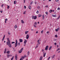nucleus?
Here are the masks:
<instances>
[{"label":"nucleus","mask_w":60,"mask_h":60,"mask_svg":"<svg viewBox=\"0 0 60 60\" xmlns=\"http://www.w3.org/2000/svg\"><path fill=\"white\" fill-rule=\"evenodd\" d=\"M7 40L8 41L7 42V44L8 45H9V44L10 43H11L10 41V40H9V38H7Z\"/></svg>","instance_id":"f257e3e1"},{"label":"nucleus","mask_w":60,"mask_h":60,"mask_svg":"<svg viewBox=\"0 0 60 60\" xmlns=\"http://www.w3.org/2000/svg\"><path fill=\"white\" fill-rule=\"evenodd\" d=\"M23 50V48H22L19 51V53H21L22 52V50Z\"/></svg>","instance_id":"f03ea898"},{"label":"nucleus","mask_w":60,"mask_h":60,"mask_svg":"<svg viewBox=\"0 0 60 60\" xmlns=\"http://www.w3.org/2000/svg\"><path fill=\"white\" fill-rule=\"evenodd\" d=\"M18 46V41H17V40L16 39V43L15 44V47H16L17 46Z\"/></svg>","instance_id":"7ed1b4c3"},{"label":"nucleus","mask_w":60,"mask_h":60,"mask_svg":"<svg viewBox=\"0 0 60 60\" xmlns=\"http://www.w3.org/2000/svg\"><path fill=\"white\" fill-rule=\"evenodd\" d=\"M40 40H40V39H39L37 41V42H38V44H39V45H40Z\"/></svg>","instance_id":"20e7f679"},{"label":"nucleus","mask_w":60,"mask_h":60,"mask_svg":"<svg viewBox=\"0 0 60 60\" xmlns=\"http://www.w3.org/2000/svg\"><path fill=\"white\" fill-rule=\"evenodd\" d=\"M12 56V55H9V54H8L7 55V58H9V57L10 56Z\"/></svg>","instance_id":"39448f33"},{"label":"nucleus","mask_w":60,"mask_h":60,"mask_svg":"<svg viewBox=\"0 0 60 60\" xmlns=\"http://www.w3.org/2000/svg\"><path fill=\"white\" fill-rule=\"evenodd\" d=\"M48 48H49V46H47L45 48V50H48Z\"/></svg>","instance_id":"423d86ee"},{"label":"nucleus","mask_w":60,"mask_h":60,"mask_svg":"<svg viewBox=\"0 0 60 60\" xmlns=\"http://www.w3.org/2000/svg\"><path fill=\"white\" fill-rule=\"evenodd\" d=\"M29 37V35L27 34L26 36V38L27 39H28V38Z\"/></svg>","instance_id":"0eeeda50"},{"label":"nucleus","mask_w":60,"mask_h":60,"mask_svg":"<svg viewBox=\"0 0 60 60\" xmlns=\"http://www.w3.org/2000/svg\"><path fill=\"white\" fill-rule=\"evenodd\" d=\"M19 41L20 42H23V40L22 39H19Z\"/></svg>","instance_id":"6e6552de"},{"label":"nucleus","mask_w":60,"mask_h":60,"mask_svg":"<svg viewBox=\"0 0 60 60\" xmlns=\"http://www.w3.org/2000/svg\"><path fill=\"white\" fill-rule=\"evenodd\" d=\"M8 46L9 48L11 47V44H10H10H9V45H8Z\"/></svg>","instance_id":"1a4fd4ad"},{"label":"nucleus","mask_w":60,"mask_h":60,"mask_svg":"<svg viewBox=\"0 0 60 60\" xmlns=\"http://www.w3.org/2000/svg\"><path fill=\"white\" fill-rule=\"evenodd\" d=\"M26 42H27V40H25L24 42V44H26Z\"/></svg>","instance_id":"9d476101"},{"label":"nucleus","mask_w":60,"mask_h":60,"mask_svg":"<svg viewBox=\"0 0 60 60\" xmlns=\"http://www.w3.org/2000/svg\"><path fill=\"white\" fill-rule=\"evenodd\" d=\"M42 16V15L41 14H39L38 15V17H41Z\"/></svg>","instance_id":"9b49d317"},{"label":"nucleus","mask_w":60,"mask_h":60,"mask_svg":"<svg viewBox=\"0 0 60 60\" xmlns=\"http://www.w3.org/2000/svg\"><path fill=\"white\" fill-rule=\"evenodd\" d=\"M28 8L29 9H31V5H30L29 6Z\"/></svg>","instance_id":"f8f14e48"},{"label":"nucleus","mask_w":60,"mask_h":60,"mask_svg":"<svg viewBox=\"0 0 60 60\" xmlns=\"http://www.w3.org/2000/svg\"><path fill=\"white\" fill-rule=\"evenodd\" d=\"M34 19H37V16H35L34 17V18H33Z\"/></svg>","instance_id":"ddd939ff"},{"label":"nucleus","mask_w":60,"mask_h":60,"mask_svg":"<svg viewBox=\"0 0 60 60\" xmlns=\"http://www.w3.org/2000/svg\"><path fill=\"white\" fill-rule=\"evenodd\" d=\"M43 54H44L43 56L44 57L45 56H46V53H44Z\"/></svg>","instance_id":"4468645a"},{"label":"nucleus","mask_w":60,"mask_h":60,"mask_svg":"<svg viewBox=\"0 0 60 60\" xmlns=\"http://www.w3.org/2000/svg\"><path fill=\"white\" fill-rule=\"evenodd\" d=\"M59 28H58L57 29H56L55 31H56V32H57V31H58V30H59Z\"/></svg>","instance_id":"2eb2a0df"},{"label":"nucleus","mask_w":60,"mask_h":60,"mask_svg":"<svg viewBox=\"0 0 60 60\" xmlns=\"http://www.w3.org/2000/svg\"><path fill=\"white\" fill-rule=\"evenodd\" d=\"M21 22L22 23V24H24V23H25V22L23 21V20H21Z\"/></svg>","instance_id":"dca6fc26"},{"label":"nucleus","mask_w":60,"mask_h":60,"mask_svg":"<svg viewBox=\"0 0 60 60\" xmlns=\"http://www.w3.org/2000/svg\"><path fill=\"white\" fill-rule=\"evenodd\" d=\"M15 58L16 60H17V59H18L17 58V56L16 55L15 56Z\"/></svg>","instance_id":"f3484780"},{"label":"nucleus","mask_w":60,"mask_h":60,"mask_svg":"<svg viewBox=\"0 0 60 60\" xmlns=\"http://www.w3.org/2000/svg\"><path fill=\"white\" fill-rule=\"evenodd\" d=\"M42 17V19H43V20H44V15H43Z\"/></svg>","instance_id":"a211bd4d"},{"label":"nucleus","mask_w":60,"mask_h":60,"mask_svg":"<svg viewBox=\"0 0 60 60\" xmlns=\"http://www.w3.org/2000/svg\"><path fill=\"white\" fill-rule=\"evenodd\" d=\"M17 26H16V25L15 26H14V28H15V29H16V28H17Z\"/></svg>","instance_id":"6ab92c4d"},{"label":"nucleus","mask_w":60,"mask_h":60,"mask_svg":"<svg viewBox=\"0 0 60 60\" xmlns=\"http://www.w3.org/2000/svg\"><path fill=\"white\" fill-rule=\"evenodd\" d=\"M7 54H10V51H8L7 52Z\"/></svg>","instance_id":"aec40b11"},{"label":"nucleus","mask_w":60,"mask_h":60,"mask_svg":"<svg viewBox=\"0 0 60 60\" xmlns=\"http://www.w3.org/2000/svg\"><path fill=\"white\" fill-rule=\"evenodd\" d=\"M28 31H27L25 32L26 34H28Z\"/></svg>","instance_id":"412c9836"},{"label":"nucleus","mask_w":60,"mask_h":60,"mask_svg":"<svg viewBox=\"0 0 60 60\" xmlns=\"http://www.w3.org/2000/svg\"><path fill=\"white\" fill-rule=\"evenodd\" d=\"M51 48H52V47L51 46L50 47H49V50H50L51 49Z\"/></svg>","instance_id":"4be33fe9"},{"label":"nucleus","mask_w":60,"mask_h":60,"mask_svg":"<svg viewBox=\"0 0 60 60\" xmlns=\"http://www.w3.org/2000/svg\"><path fill=\"white\" fill-rule=\"evenodd\" d=\"M52 10H50L49 11V12L50 13H51V12H52Z\"/></svg>","instance_id":"5701e85b"},{"label":"nucleus","mask_w":60,"mask_h":60,"mask_svg":"<svg viewBox=\"0 0 60 60\" xmlns=\"http://www.w3.org/2000/svg\"><path fill=\"white\" fill-rule=\"evenodd\" d=\"M26 11H24V13H23V14L24 15V14H26Z\"/></svg>","instance_id":"b1692460"},{"label":"nucleus","mask_w":60,"mask_h":60,"mask_svg":"<svg viewBox=\"0 0 60 60\" xmlns=\"http://www.w3.org/2000/svg\"><path fill=\"white\" fill-rule=\"evenodd\" d=\"M38 47V44H37V46L35 47V48L36 49V48H37V47Z\"/></svg>","instance_id":"393cba45"},{"label":"nucleus","mask_w":60,"mask_h":60,"mask_svg":"<svg viewBox=\"0 0 60 60\" xmlns=\"http://www.w3.org/2000/svg\"><path fill=\"white\" fill-rule=\"evenodd\" d=\"M8 33L9 35H10L11 33H10V32H8Z\"/></svg>","instance_id":"a878e982"},{"label":"nucleus","mask_w":60,"mask_h":60,"mask_svg":"<svg viewBox=\"0 0 60 60\" xmlns=\"http://www.w3.org/2000/svg\"><path fill=\"white\" fill-rule=\"evenodd\" d=\"M31 18L32 19H33L34 18V15L32 16V17H31Z\"/></svg>","instance_id":"bb28decb"},{"label":"nucleus","mask_w":60,"mask_h":60,"mask_svg":"<svg viewBox=\"0 0 60 60\" xmlns=\"http://www.w3.org/2000/svg\"><path fill=\"white\" fill-rule=\"evenodd\" d=\"M53 17H56V15H53Z\"/></svg>","instance_id":"cd10ccee"},{"label":"nucleus","mask_w":60,"mask_h":60,"mask_svg":"<svg viewBox=\"0 0 60 60\" xmlns=\"http://www.w3.org/2000/svg\"><path fill=\"white\" fill-rule=\"evenodd\" d=\"M14 4H16V1H14Z\"/></svg>","instance_id":"c85d7f7f"},{"label":"nucleus","mask_w":60,"mask_h":60,"mask_svg":"<svg viewBox=\"0 0 60 60\" xmlns=\"http://www.w3.org/2000/svg\"><path fill=\"white\" fill-rule=\"evenodd\" d=\"M45 13L46 15H48V12H45Z\"/></svg>","instance_id":"c756f323"},{"label":"nucleus","mask_w":60,"mask_h":60,"mask_svg":"<svg viewBox=\"0 0 60 60\" xmlns=\"http://www.w3.org/2000/svg\"><path fill=\"white\" fill-rule=\"evenodd\" d=\"M55 57V55H53L52 56V58L53 59Z\"/></svg>","instance_id":"7c9ffc66"},{"label":"nucleus","mask_w":60,"mask_h":60,"mask_svg":"<svg viewBox=\"0 0 60 60\" xmlns=\"http://www.w3.org/2000/svg\"><path fill=\"white\" fill-rule=\"evenodd\" d=\"M50 58V57H49V58L47 60H49Z\"/></svg>","instance_id":"2f4dec72"},{"label":"nucleus","mask_w":60,"mask_h":60,"mask_svg":"<svg viewBox=\"0 0 60 60\" xmlns=\"http://www.w3.org/2000/svg\"><path fill=\"white\" fill-rule=\"evenodd\" d=\"M7 6H8L7 8L8 9H9V8L10 7H9V6L8 5Z\"/></svg>","instance_id":"473e14b6"},{"label":"nucleus","mask_w":60,"mask_h":60,"mask_svg":"<svg viewBox=\"0 0 60 60\" xmlns=\"http://www.w3.org/2000/svg\"><path fill=\"white\" fill-rule=\"evenodd\" d=\"M55 37H56V38H57V35H55Z\"/></svg>","instance_id":"72a5a7b5"},{"label":"nucleus","mask_w":60,"mask_h":60,"mask_svg":"<svg viewBox=\"0 0 60 60\" xmlns=\"http://www.w3.org/2000/svg\"><path fill=\"white\" fill-rule=\"evenodd\" d=\"M60 50V49L59 48L57 49V50L56 51H58V50Z\"/></svg>","instance_id":"f704fd0d"},{"label":"nucleus","mask_w":60,"mask_h":60,"mask_svg":"<svg viewBox=\"0 0 60 60\" xmlns=\"http://www.w3.org/2000/svg\"><path fill=\"white\" fill-rule=\"evenodd\" d=\"M60 18V16H59L58 17V18H57L56 19H59Z\"/></svg>","instance_id":"c9c22d12"},{"label":"nucleus","mask_w":60,"mask_h":60,"mask_svg":"<svg viewBox=\"0 0 60 60\" xmlns=\"http://www.w3.org/2000/svg\"><path fill=\"white\" fill-rule=\"evenodd\" d=\"M29 51H28L27 52V55H29Z\"/></svg>","instance_id":"e433bc0d"},{"label":"nucleus","mask_w":60,"mask_h":60,"mask_svg":"<svg viewBox=\"0 0 60 60\" xmlns=\"http://www.w3.org/2000/svg\"><path fill=\"white\" fill-rule=\"evenodd\" d=\"M37 13H39V11H38V10H37V11L36 12Z\"/></svg>","instance_id":"4c0bfd02"},{"label":"nucleus","mask_w":60,"mask_h":60,"mask_svg":"<svg viewBox=\"0 0 60 60\" xmlns=\"http://www.w3.org/2000/svg\"><path fill=\"white\" fill-rule=\"evenodd\" d=\"M34 26L35 27V28H36V26L35 25H34Z\"/></svg>","instance_id":"58836bf2"},{"label":"nucleus","mask_w":60,"mask_h":60,"mask_svg":"<svg viewBox=\"0 0 60 60\" xmlns=\"http://www.w3.org/2000/svg\"><path fill=\"white\" fill-rule=\"evenodd\" d=\"M41 34H43V30L41 31Z\"/></svg>","instance_id":"ea45409f"},{"label":"nucleus","mask_w":60,"mask_h":60,"mask_svg":"<svg viewBox=\"0 0 60 60\" xmlns=\"http://www.w3.org/2000/svg\"><path fill=\"white\" fill-rule=\"evenodd\" d=\"M13 43H15V42H11V44H13Z\"/></svg>","instance_id":"a19ab883"},{"label":"nucleus","mask_w":60,"mask_h":60,"mask_svg":"<svg viewBox=\"0 0 60 60\" xmlns=\"http://www.w3.org/2000/svg\"><path fill=\"white\" fill-rule=\"evenodd\" d=\"M49 31H47L46 32L47 34H49Z\"/></svg>","instance_id":"79ce46f5"},{"label":"nucleus","mask_w":60,"mask_h":60,"mask_svg":"<svg viewBox=\"0 0 60 60\" xmlns=\"http://www.w3.org/2000/svg\"><path fill=\"white\" fill-rule=\"evenodd\" d=\"M24 57H26V55H24Z\"/></svg>","instance_id":"37998d69"},{"label":"nucleus","mask_w":60,"mask_h":60,"mask_svg":"<svg viewBox=\"0 0 60 60\" xmlns=\"http://www.w3.org/2000/svg\"><path fill=\"white\" fill-rule=\"evenodd\" d=\"M55 0L56 2H58L59 1V0Z\"/></svg>","instance_id":"c03bdc74"},{"label":"nucleus","mask_w":60,"mask_h":60,"mask_svg":"<svg viewBox=\"0 0 60 60\" xmlns=\"http://www.w3.org/2000/svg\"><path fill=\"white\" fill-rule=\"evenodd\" d=\"M34 25H37V23L36 22L34 23Z\"/></svg>","instance_id":"a18cd8bd"},{"label":"nucleus","mask_w":60,"mask_h":60,"mask_svg":"<svg viewBox=\"0 0 60 60\" xmlns=\"http://www.w3.org/2000/svg\"><path fill=\"white\" fill-rule=\"evenodd\" d=\"M54 44H55V45H56V43H54Z\"/></svg>","instance_id":"49530a36"},{"label":"nucleus","mask_w":60,"mask_h":60,"mask_svg":"<svg viewBox=\"0 0 60 60\" xmlns=\"http://www.w3.org/2000/svg\"><path fill=\"white\" fill-rule=\"evenodd\" d=\"M5 35H4V37H3V38H5Z\"/></svg>","instance_id":"de8ad7c7"},{"label":"nucleus","mask_w":60,"mask_h":60,"mask_svg":"<svg viewBox=\"0 0 60 60\" xmlns=\"http://www.w3.org/2000/svg\"><path fill=\"white\" fill-rule=\"evenodd\" d=\"M5 51L6 52V49H5V51Z\"/></svg>","instance_id":"09e8293b"},{"label":"nucleus","mask_w":60,"mask_h":60,"mask_svg":"<svg viewBox=\"0 0 60 60\" xmlns=\"http://www.w3.org/2000/svg\"><path fill=\"white\" fill-rule=\"evenodd\" d=\"M57 10H60V8H57Z\"/></svg>","instance_id":"8fccbe9b"},{"label":"nucleus","mask_w":60,"mask_h":60,"mask_svg":"<svg viewBox=\"0 0 60 60\" xmlns=\"http://www.w3.org/2000/svg\"><path fill=\"white\" fill-rule=\"evenodd\" d=\"M26 6H24V8H25V9H26Z\"/></svg>","instance_id":"3c124183"},{"label":"nucleus","mask_w":60,"mask_h":60,"mask_svg":"<svg viewBox=\"0 0 60 60\" xmlns=\"http://www.w3.org/2000/svg\"><path fill=\"white\" fill-rule=\"evenodd\" d=\"M45 7H46V8H47L48 7V5L46 6Z\"/></svg>","instance_id":"603ef678"},{"label":"nucleus","mask_w":60,"mask_h":60,"mask_svg":"<svg viewBox=\"0 0 60 60\" xmlns=\"http://www.w3.org/2000/svg\"><path fill=\"white\" fill-rule=\"evenodd\" d=\"M7 20V19H5V21H6Z\"/></svg>","instance_id":"864d4df0"},{"label":"nucleus","mask_w":60,"mask_h":60,"mask_svg":"<svg viewBox=\"0 0 60 60\" xmlns=\"http://www.w3.org/2000/svg\"><path fill=\"white\" fill-rule=\"evenodd\" d=\"M37 8L38 9H39V8H40V7L38 6V7Z\"/></svg>","instance_id":"5fc2aeb1"},{"label":"nucleus","mask_w":60,"mask_h":60,"mask_svg":"<svg viewBox=\"0 0 60 60\" xmlns=\"http://www.w3.org/2000/svg\"><path fill=\"white\" fill-rule=\"evenodd\" d=\"M44 51V50L43 49H42V52H43Z\"/></svg>","instance_id":"6e6d98bb"},{"label":"nucleus","mask_w":60,"mask_h":60,"mask_svg":"<svg viewBox=\"0 0 60 60\" xmlns=\"http://www.w3.org/2000/svg\"><path fill=\"white\" fill-rule=\"evenodd\" d=\"M4 38H3V39H2V41H4Z\"/></svg>","instance_id":"4d7b16f0"},{"label":"nucleus","mask_w":60,"mask_h":60,"mask_svg":"<svg viewBox=\"0 0 60 60\" xmlns=\"http://www.w3.org/2000/svg\"><path fill=\"white\" fill-rule=\"evenodd\" d=\"M25 0H24L23 1V2H24V3H25Z\"/></svg>","instance_id":"13d9d810"},{"label":"nucleus","mask_w":60,"mask_h":60,"mask_svg":"<svg viewBox=\"0 0 60 60\" xmlns=\"http://www.w3.org/2000/svg\"><path fill=\"white\" fill-rule=\"evenodd\" d=\"M18 45H20V43L19 42V43H18Z\"/></svg>","instance_id":"bf43d9fd"},{"label":"nucleus","mask_w":60,"mask_h":60,"mask_svg":"<svg viewBox=\"0 0 60 60\" xmlns=\"http://www.w3.org/2000/svg\"><path fill=\"white\" fill-rule=\"evenodd\" d=\"M36 34H37V33H38V31H37V32H36Z\"/></svg>","instance_id":"052dcab7"},{"label":"nucleus","mask_w":60,"mask_h":60,"mask_svg":"<svg viewBox=\"0 0 60 60\" xmlns=\"http://www.w3.org/2000/svg\"><path fill=\"white\" fill-rule=\"evenodd\" d=\"M60 51H59L58 52V53H60Z\"/></svg>","instance_id":"680f3d73"},{"label":"nucleus","mask_w":60,"mask_h":60,"mask_svg":"<svg viewBox=\"0 0 60 60\" xmlns=\"http://www.w3.org/2000/svg\"><path fill=\"white\" fill-rule=\"evenodd\" d=\"M12 58L13 59V58H14V56H13V57H12Z\"/></svg>","instance_id":"e2e57ef3"},{"label":"nucleus","mask_w":60,"mask_h":60,"mask_svg":"<svg viewBox=\"0 0 60 60\" xmlns=\"http://www.w3.org/2000/svg\"><path fill=\"white\" fill-rule=\"evenodd\" d=\"M4 53L5 54V53H6V52L4 51Z\"/></svg>","instance_id":"0e129e2a"},{"label":"nucleus","mask_w":60,"mask_h":60,"mask_svg":"<svg viewBox=\"0 0 60 60\" xmlns=\"http://www.w3.org/2000/svg\"><path fill=\"white\" fill-rule=\"evenodd\" d=\"M13 59H12V58L11 59V60H13Z\"/></svg>","instance_id":"69168bd1"},{"label":"nucleus","mask_w":60,"mask_h":60,"mask_svg":"<svg viewBox=\"0 0 60 60\" xmlns=\"http://www.w3.org/2000/svg\"><path fill=\"white\" fill-rule=\"evenodd\" d=\"M39 22H38V24H39Z\"/></svg>","instance_id":"338daca9"},{"label":"nucleus","mask_w":60,"mask_h":60,"mask_svg":"<svg viewBox=\"0 0 60 60\" xmlns=\"http://www.w3.org/2000/svg\"><path fill=\"white\" fill-rule=\"evenodd\" d=\"M20 60H22V58H21V59Z\"/></svg>","instance_id":"774afa93"}]
</instances>
